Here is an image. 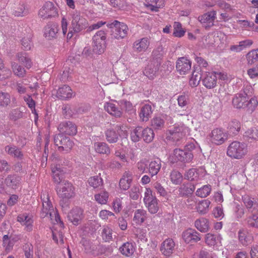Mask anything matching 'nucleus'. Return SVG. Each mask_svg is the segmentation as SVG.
I'll use <instances>...</instances> for the list:
<instances>
[{
    "label": "nucleus",
    "instance_id": "nucleus-1",
    "mask_svg": "<svg viewBox=\"0 0 258 258\" xmlns=\"http://www.w3.org/2000/svg\"><path fill=\"white\" fill-rule=\"evenodd\" d=\"M105 24V22L99 21L88 27L87 20L81 16L80 13H76L73 15L71 23V29L72 30H70L68 33L67 38L71 39L73 36V32L79 33L86 28H87V32H91L94 30L99 29Z\"/></svg>",
    "mask_w": 258,
    "mask_h": 258
},
{
    "label": "nucleus",
    "instance_id": "nucleus-2",
    "mask_svg": "<svg viewBox=\"0 0 258 258\" xmlns=\"http://www.w3.org/2000/svg\"><path fill=\"white\" fill-rule=\"evenodd\" d=\"M57 192L60 199L59 204L63 208L69 206L70 199L75 195L73 185L68 181H63L57 186Z\"/></svg>",
    "mask_w": 258,
    "mask_h": 258
},
{
    "label": "nucleus",
    "instance_id": "nucleus-3",
    "mask_svg": "<svg viewBox=\"0 0 258 258\" xmlns=\"http://www.w3.org/2000/svg\"><path fill=\"white\" fill-rule=\"evenodd\" d=\"M247 153V145L244 143L238 141H233L231 143L228 145L226 152L228 156L235 159L243 158Z\"/></svg>",
    "mask_w": 258,
    "mask_h": 258
},
{
    "label": "nucleus",
    "instance_id": "nucleus-4",
    "mask_svg": "<svg viewBox=\"0 0 258 258\" xmlns=\"http://www.w3.org/2000/svg\"><path fill=\"white\" fill-rule=\"evenodd\" d=\"M194 150V144L190 143L184 147V150L175 149L173 151L172 156L173 162H190L193 158L192 151Z\"/></svg>",
    "mask_w": 258,
    "mask_h": 258
},
{
    "label": "nucleus",
    "instance_id": "nucleus-5",
    "mask_svg": "<svg viewBox=\"0 0 258 258\" xmlns=\"http://www.w3.org/2000/svg\"><path fill=\"white\" fill-rule=\"evenodd\" d=\"M108 28L112 29L111 35L117 39H123L127 36L128 28L126 24L117 20L107 24Z\"/></svg>",
    "mask_w": 258,
    "mask_h": 258
},
{
    "label": "nucleus",
    "instance_id": "nucleus-6",
    "mask_svg": "<svg viewBox=\"0 0 258 258\" xmlns=\"http://www.w3.org/2000/svg\"><path fill=\"white\" fill-rule=\"evenodd\" d=\"M229 138L228 133L221 128L213 130L208 136V139L213 144L221 145L224 144Z\"/></svg>",
    "mask_w": 258,
    "mask_h": 258
},
{
    "label": "nucleus",
    "instance_id": "nucleus-7",
    "mask_svg": "<svg viewBox=\"0 0 258 258\" xmlns=\"http://www.w3.org/2000/svg\"><path fill=\"white\" fill-rule=\"evenodd\" d=\"M253 93V89L251 86H246L242 92L236 94L232 100V103L237 108H245L246 103L247 102L248 96Z\"/></svg>",
    "mask_w": 258,
    "mask_h": 258
},
{
    "label": "nucleus",
    "instance_id": "nucleus-8",
    "mask_svg": "<svg viewBox=\"0 0 258 258\" xmlns=\"http://www.w3.org/2000/svg\"><path fill=\"white\" fill-rule=\"evenodd\" d=\"M226 80L227 75L222 72H208L203 80V85L207 88H213L216 86L217 79Z\"/></svg>",
    "mask_w": 258,
    "mask_h": 258
},
{
    "label": "nucleus",
    "instance_id": "nucleus-9",
    "mask_svg": "<svg viewBox=\"0 0 258 258\" xmlns=\"http://www.w3.org/2000/svg\"><path fill=\"white\" fill-rule=\"evenodd\" d=\"M54 143L58 147L59 151L69 152L74 146V142L70 138L65 136L62 134L55 135L54 137Z\"/></svg>",
    "mask_w": 258,
    "mask_h": 258
},
{
    "label": "nucleus",
    "instance_id": "nucleus-10",
    "mask_svg": "<svg viewBox=\"0 0 258 258\" xmlns=\"http://www.w3.org/2000/svg\"><path fill=\"white\" fill-rule=\"evenodd\" d=\"M182 126H175L167 131L166 139L177 144L185 136Z\"/></svg>",
    "mask_w": 258,
    "mask_h": 258
},
{
    "label": "nucleus",
    "instance_id": "nucleus-11",
    "mask_svg": "<svg viewBox=\"0 0 258 258\" xmlns=\"http://www.w3.org/2000/svg\"><path fill=\"white\" fill-rule=\"evenodd\" d=\"M39 16L43 19L50 18L57 15L56 8L50 2H46L39 11Z\"/></svg>",
    "mask_w": 258,
    "mask_h": 258
},
{
    "label": "nucleus",
    "instance_id": "nucleus-12",
    "mask_svg": "<svg viewBox=\"0 0 258 258\" xmlns=\"http://www.w3.org/2000/svg\"><path fill=\"white\" fill-rule=\"evenodd\" d=\"M61 134H65L69 136L75 135L77 133L76 125L72 121H64L61 122L57 127Z\"/></svg>",
    "mask_w": 258,
    "mask_h": 258
},
{
    "label": "nucleus",
    "instance_id": "nucleus-13",
    "mask_svg": "<svg viewBox=\"0 0 258 258\" xmlns=\"http://www.w3.org/2000/svg\"><path fill=\"white\" fill-rule=\"evenodd\" d=\"M41 199L42 201V209L40 213L41 217L44 218L49 215L51 218L52 212H54V210L48 195H47L45 197V195H43V197L41 196Z\"/></svg>",
    "mask_w": 258,
    "mask_h": 258
},
{
    "label": "nucleus",
    "instance_id": "nucleus-14",
    "mask_svg": "<svg viewBox=\"0 0 258 258\" xmlns=\"http://www.w3.org/2000/svg\"><path fill=\"white\" fill-rule=\"evenodd\" d=\"M67 217L74 225H78L83 218V211L79 207L73 208L68 213Z\"/></svg>",
    "mask_w": 258,
    "mask_h": 258
},
{
    "label": "nucleus",
    "instance_id": "nucleus-15",
    "mask_svg": "<svg viewBox=\"0 0 258 258\" xmlns=\"http://www.w3.org/2000/svg\"><path fill=\"white\" fill-rule=\"evenodd\" d=\"M216 16V12L212 11L199 17V20L205 27H209L213 25Z\"/></svg>",
    "mask_w": 258,
    "mask_h": 258
},
{
    "label": "nucleus",
    "instance_id": "nucleus-16",
    "mask_svg": "<svg viewBox=\"0 0 258 258\" xmlns=\"http://www.w3.org/2000/svg\"><path fill=\"white\" fill-rule=\"evenodd\" d=\"M191 62L184 57L179 58L176 62V69L180 75H184L191 69Z\"/></svg>",
    "mask_w": 258,
    "mask_h": 258
},
{
    "label": "nucleus",
    "instance_id": "nucleus-17",
    "mask_svg": "<svg viewBox=\"0 0 258 258\" xmlns=\"http://www.w3.org/2000/svg\"><path fill=\"white\" fill-rule=\"evenodd\" d=\"M5 151L9 156L18 159H23L24 156L21 149L18 147L13 144L8 145L5 146Z\"/></svg>",
    "mask_w": 258,
    "mask_h": 258
},
{
    "label": "nucleus",
    "instance_id": "nucleus-18",
    "mask_svg": "<svg viewBox=\"0 0 258 258\" xmlns=\"http://www.w3.org/2000/svg\"><path fill=\"white\" fill-rule=\"evenodd\" d=\"M174 246V241L172 239L168 238L162 242L160 250L164 255L169 256L172 253Z\"/></svg>",
    "mask_w": 258,
    "mask_h": 258
},
{
    "label": "nucleus",
    "instance_id": "nucleus-19",
    "mask_svg": "<svg viewBox=\"0 0 258 258\" xmlns=\"http://www.w3.org/2000/svg\"><path fill=\"white\" fill-rule=\"evenodd\" d=\"M150 45V41L147 37L136 40L133 44V49L138 52H145Z\"/></svg>",
    "mask_w": 258,
    "mask_h": 258
},
{
    "label": "nucleus",
    "instance_id": "nucleus-20",
    "mask_svg": "<svg viewBox=\"0 0 258 258\" xmlns=\"http://www.w3.org/2000/svg\"><path fill=\"white\" fill-rule=\"evenodd\" d=\"M238 239L244 246L248 245L253 241V236L247 230L241 229L238 232Z\"/></svg>",
    "mask_w": 258,
    "mask_h": 258
},
{
    "label": "nucleus",
    "instance_id": "nucleus-21",
    "mask_svg": "<svg viewBox=\"0 0 258 258\" xmlns=\"http://www.w3.org/2000/svg\"><path fill=\"white\" fill-rule=\"evenodd\" d=\"M161 167V160L157 158L151 161L148 164V173L151 177L156 175L160 171Z\"/></svg>",
    "mask_w": 258,
    "mask_h": 258
},
{
    "label": "nucleus",
    "instance_id": "nucleus-22",
    "mask_svg": "<svg viewBox=\"0 0 258 258\" xmlns=\"http://www.w3.org/2000/svg\"><path fill=\"white\" fill-rule=\"evenodd\" d=\"M58 29L57 26L54 24L49 23L44 29V36L48 39L55 38Z\"/></svg>",
    "mask_w": 258,
    "mask_h": 258
},
{
    "label": "nucleus",
    "instance_id": "nucleus-23",
    "mask_svg": "<svg viewBox=\"0 0 258 258\" xmlns=\"http://www.w3.org/2000/svg\"><path fill=\"white\" fill-rule=\"evenodd\" d=\"M29 13L28 9L23 2H20L14 7L13 14L15 17H24Z\"/></svg>",
    "mask_w": 258,
    "mask_h": 258
},
{
    "label": "nucleus",
    "instance_id": "nucleus-24",
    "mask_svg": "<svg viewBox=\"0 0 258 258\" xmlns=\"http://www.w3.org/2000/svg\"><path fill=\"white\" fill-rule=\"evenodd\" d=\"M17 221L22 225L25 226V229L28 231L32 230V219L25 214H20L17 217Z\"/></svg>",
    "mask_w": 258,
    "mask_h": 258
},
{
    "label": "nucleus",
    "instance_id": "nucleus-25",
    "mask_svg": "<svg viewBox=\"0 0 258 258\" xmlns=\"http://www.w3.org/2000/svg\"><path fill=\"white\" fill-rule=\"evenodd\" d=\"M72 91L69 86L64 85L58 89L56 95L59 99L65 100L72 97Z\"/></svg>",
    "mask_w": 258,
    "mask_h": 258
},
{
    "label": "nucleus",
    "instance_id": "nucleus-26",
    "mask_svg": "<svg viewBox=\"0 0 258 258\" xmlns=\"http://www.w3.org/2000/svg\"><path fill=\"white\" fill-rule=\"evenodd\" d=\"M253 44L252 40L246 39L239 42L237 45H233L230 46V50L232 51L240 52L242 50L250 47Z\"/></svg>",
    "mask_w": 258,
    "mask_h": 258
},
{
    "label": "nucleus",
    "instance_id": "nucleus-27",
    "mask_svg": "<svg viewBox=\"0 0 258 258\" xmlns=\"http://www.w3.org/2000/svg\"><path fill=\"white\" fill-rule=\"evenodd\" d=\"M104 108L107 112L115 117H119L122 115V112L113 103H106L104 105Z\"/></svg>",
    "mask_w": 258,
    "mask_h": 258
},
{
    "label": "nucleus",
    "instance_id": "nucleus-28",
    "mask_svg": "<svg viewBox=\"0 0 258 258\" xmlns=\"http://www.w3.org/2000/svg\"><path fill=\"white\" fill-rule=\"evenodd\" d=\"M20 178L16 175H9L5 180L7 186L13 188H17L20 184Z\"/></svg>",
    "mask_w": 258,
    "mask_h": 258
},
{
    "label": "nucleus",
    "instance_id": "nucleus-29",
    "mask_svg": "<svg viewBox=\"0 0 258 258\" xmlns=\"http://www.w3.org/2000/svg\"><path fill=\"white\" fill-rule=\"evenodd\" d=\"M165 119L164 116H156L151 120V125L155 130H162L164 127Z\"/></svg>",
    "mask_w": 258,
    "mask_h": 258
},
{
    "label": "nucleus",
    "instance_id": "nucleus-30",
    "mask_svg": "<svg viewBox=\"0 0 258 258\" xmlns=\"http://www.w3.org/2000/svg\"><path fill=\"white\" fill-rule=\"evenodd\" d=\"M222 238L220 234L208 233L206 235L205 241L209 245H218L221 243Z\"/></svg>",
    "mask_w": 258,
    "mask_h": 258
},
{
    "label": "nucleus",
    "instance_id": "nucleus-31",
    "mask_svg": "<svg viewBox=\"0 0 258 258\" xmlns=\"http://www.w3.org/2000/svg\"><path fill=\"white\" fill-rule=\"evenodd\" d=\"M152 106L149 104L144 105L141 108L140 117L142 121H147L152 114Z\"/></svg>",
    "mask_w": 258,
    "mask_h": 258
},
{
    "label": "nucleus",
    "instance_id": "nucleus-32",
    "mask_svg": "<svg viewBox=\"0 0 258 258\" xmlns=\"http://www.w3.org/2000/svg\"><path fill=\"white\" fill-rule=\"evenodd\" d=\"M119 250L123 255L128 257L134 253L135 248L132 243L127 242L120 247Z\"/></svg>",
    "mask_w": 258,
    "mask_h": 258
},
{
    "label": "nucleus",
    "instance_id": "nucleus-33",
    "mask_svg": "<svg viewBox=\"0 0 258 258\" xmlns=\"http://www.w3.org/2000/svg\"><path fill=\"white\" fill-rule=\"evenodd\" d=\"M106 141L110 144L115 143L118 140V135L113 128H108L105 131Z\"/></svg>",
    "mask_w": 258,
    "mask_h": 258
},
{
    "label": "nucleus",
    "instance_id": "nucleus-34",
    "mask_svg": "<svg viewBox=\"0 0 258 258\" xmlns=\"http://www.w3.org/2000/svg\"><path fill=\"white\" fill-rule=\"evenodd\" d=\"M94 148L96 152L99 154L109 155L110 149L108 145L104 142H96L94 144Z\"/></svg>",
    "mask_w": 258,
    "mask_h": 258
},
{
    "label": "nucleus",
    "instance_id": "nucleus-35",
    "mask_svg": "<svg viewBox=\"0 0 258 258\" xmlns=\"http://www.w3.org/2000/svg\"><path fill=\"white\" fill-rule=\"evenodd\" d=\"M195 226L198 230L202 232H206L209 229V223L207 219L202 218L197 220L195 223Z\"/></svg>",
    "mask_w": 258,
    "mask_h": 258
},
{
    "label": "nucleus",
    "instance_id": "nucleus-36",
    "mask_svg": "<svg viewBox=\"0 0 258 258\" xmlns=\"http://www.w3.org/2000/svg\"><path fill=\"white\" fill-rule=\"evenodd\" d=\"M147 212L143 209H138L135 212L133 220L138 224H141L146 219Z\"/></svg>",
    "mask_w": 258,
    "mask_h": 258
},
{
    "label": "nucleus",
    "instance_id": "nucleus-37",
    "mask_svg": "<svg viewBox=\"0 0 258 258\" xmlns=\"http://www.w3.org/2000/svg\"><path fill=\"white\" fill-rule=\"evenodd\" d=\"M32 35L31 33L29 32L26 36H24L21 40L22 48L25 50H30L33 46V43L32 41Z\"/></svg>",
    "mask_w": 258,
    "mask_h": 258
},
{
    "label": "nucleus",
    "instance_id": "nucleus-38",
    "mask_svg": "<svg viewBox=\"0 0 258 258\" xmlns=\"http://www.w3.org/2000/svg\"><path fill=\"white\" fill-rule=\"evenodd\" d=\"M158 68L154 64H149L145 69L143 73L149 79L153 80L156 76Z\"/></svg>",
    "mask_w": 258,
    "mask_h": 258
},
{
    "label": "nucleus",
    "instance_id": "nucleus-39",
    "mask_svg": "<svg viewBox=\"0 0 258 258\" xmlns=\"http://www.w3.org/2000/svg\"><path fill=\"white\" fill-rule=\"evenodd\" d=\"M18 61L23 64L25 67L29 69L32 65L31 60L28 57V54L25 52H19L17 54Z\"/></svg>",
    "mask_w": 258,
    "mask_h": 258
},
{
    "label": "nucleus",
    "instance_id": "nucleus-40",
    "mask_svg": "<svg viewBox=\"0 0 258 258\" xmlns=\"http://www.w3.org/2000/svg\"><path fill=\"white\" fill-rule=\"evenodd\" d=\"M210 204L211 202L207 199L199 201L196 207L197 211L201 213H207L209 210Z\"/></svg>",
    "mask_w": 258,
    "mask_h": 258
},
{
    "label": "nucleus",
    "instance_id": "nucleus-41",
    "mask_svg": "<svg viewBox=\"0 0 258 258\" xmlns=\"http://www.w3.org/2000/svg\"><path fill=\"white\" fill-rule=\"evenodd\" d=\"M154 137V134L152 128L147 127L142 130V138L146 143H150Z\"/></svg>",
    "mask_w": 258,
    "mask_h": 258
},
{
    "label": "nucleus",
    "instance_id": "nucleus-42",
    "mask_svg": "<svg viewBox=\"0 0 258 258\" xmlns=\"http://www.w3.org/2000/svg\"><path fill=\"white\" fill-rule=\"evenodd\" d=\"M89 185L94 188H96L103 186V180L98 176H94L90 177L88 180Z\"/></svg>",
    "mask_w": 258,
    "mask_h": 258
},
{
    "label": "nucleus",
    "instance_id": "nucleus-43",
    "mask_svg": "<svg viewBox=\"0 0 258 258\" xmlns=\"http://www.w3.org/2000/svg\"><path fill=\"white\" fill-rule=\"evenodd\" d=\"M211 191V186L209 184L205 185L198 188L196 191V195L201 198H205L210 195Z\"/></svg>",
    "mask_w": 258,
    "mask_h": 258
},
{
    "label": "nucleus",
    "instance_id": "nucleus-44",
    "mask_svg": "<svg viewBox=\"0 0 258 258\" xmlns=\"http://www.w3.org/2000/svg\"><path fill=\"white\" fill-rule=\"evenodd\" d=\"M93 51L94 53L100 54L104 52L105 48V42L93 41Z\"/></svg>",
    "mask_w": 258,
    "mask_h": 258
},
{
    "label": "nucleus",
    "instance_id": "nucleus-45",
    "mask_svg": "<svg viewBox=\"0 0 258 258\" xmlns=\"http://www.w3.org/2000/svg\"><path fill=\"white\" fill-rule=\"evenodd\" d=\"M12 68L14 74L19 77H23L26 74L25 69L16 62L12 63Z\"/></svg>",
    "mask_w": 258,
    "mask_h": 258
},
{
    "label": "nucleus",
    "instance_id": "nucleus-46",
    "mask_svg": "<svg viewBox=\"0 0 258 258\" xmlns=\"http://www.w3.org/2000/svg\"><path fill=\"white\" fill-rule=\"evenodd\" d=\"M11 102L10 95L7 93L0 91V106L6 107Z\"/></svg>",
    "mask_w": 258,
    "mask_h": 258
},
{
    "label": "nucleus",
    "instance_id": "nucleus-47",
    "mask_svg": "<svg viewBox=\"0 0 258 258\" xmlns=\"http://www.w3.org/2000/svg\"><path fill=\"white\" fill-rule=\"evenodd\" d=\"M247 63L252 64L258 61V49L249 51L246 55Z\"/></svg>",
    "mask_w": 258,
    "mask_h": 258
},
{
    "label": "nucleus",
    "instance_id": "nucleus-48",
    "mask_svg": "<svg viewBox=\"0 0 258 258\" xmlns=\"http://www.w3.org/2000/svg\"><path fill=\"white\" fill-rule=\"evenodd\" d=\"M181 189L184 196L187 197L191 196L194 192V184L191 182L188 181L183 184Z\"/></svg>",
    "mask_w": 258,
    "mask_h": 258
},
{
    "label": "nucleus",
    "instance_id": "nucleus-49",
    "mask_svg": "<svg viewBox=\"0 0 258 258\" xmlns=\"http://www.w3.org/2000/svg\"><path fill=\"white\" fill-rule=\"evenodd\" d=\"M170 179L175 184H180L182 180V174L176 170H173L170 173Z\"/></svg>",
    "mask_w": 258,
    "mask_h": 258
},
{
    "label": "nucleus",
    "instance_id": "nucleus-50",
    "mask_svg": "<svg viewBox=\"0 0 258 258\" xmlns=\"http://www.w3.org/2000/svg\"><path fill=\"white\" fill-rule=\"evenodd\" d=\"M145 205L151 214H155L159 210L158 200L157 199H154L153 201H150L149 203H147Z\"/></svg>",
    "mask_w": 258,
    "mask_h": 258
},
{
    "label": "nucleus",
    "instance_id": "nucleus-51",
    "mask_svg": "<svg viewBox=\"0 0 258 258\" xmlns=\"http://www.w3.org/2000/svg\"><path fill=\"white\" fill-rule=\"evenodd\" d=\"M244 137L253 141H258V129L255 127L248 129L245 132Z\"/></svg>",
    "mask_w": 258,
    "mask_h": 258
},
{
    "label": "nucleus",
    "instance_id": "nucleus-52",
    "mask_svg": "<svg viewBox=\"0 0 258 258\" xmlns=\"http://www.w3.org/2000/svg\"><path fill=\"white\" fill-rule=\"evenodd\" d=\"M142 127L140 126H138L133 130L131 135L132 140L133 142H137L141 138H142Z\"/></svg>",
    "mask_w": 258,
    "mask_h": 258
},
{
    "label": "nucleus",
    "instance_id": "nucleus-53",
    "mask_svg": "<svg viewBox=\"0 0 258 258\" xmlns=\"http://www.w3.org/2000/svg\"><path fill=\"white\" fill-rule=\"evenodd\" d=\"M242 201L245 207L249 211H252L254 208L253 206L255 205L254 203L253 199L248 195H244L242 197Z\"/></svg>",
    "mask_w": 258,
    "mask_h": 258
},
{
    "label": "nucleus",
    "instance_id": "nucleus-54",
    "mask_svg": "<svg viewBox=\"0 0 258 258\" xmlns=\"http://www.w3.org/2000/svg\"><path fill=\"white\" fill-rule=\"evenodd\" d=\"M258 102L256 98H251L249 100L247 99V102L246 103L245 107L247 110L251 113L253 112L257 106Z\"/></svg>",
    "mask_w": 258,
    "mask_h": 258
},
{
    "label": "nucleus",
    "instance_id": "nucleus-55",
    "mask_svg": "<svg viewBox=\"0 0 258 258\" xmlns=\"http://www.w3.org/2000/svg\"><path fill=\"white\" fill-rule=\"evenodd\" d=\"M108 194L106 191L101 192L95 195V200L100 204H105L108 200Z\"/></svg>",
    "mask_w": 258,
    "mask_h": 258
},
{
    "label": "nucleus",
    "instance_id": "nucleus-56",
    "mask_svg": "<svg viewBox=\"0 0 258 258\" xmlns=\"http://www.w3.org/2000/svg\"><path fill=\"white\" fill-rule=\"evenodd\" d=\"M52 177L53 180L55 182L59 183L60 184L62 179V175L60 174L61 171L60 168L57 167V165L52 169Z\"/></svg>",
    "mask_w": 258,
    "mask_h": 258
},
{
    "label": "nucleus",
    "instance_id": "nucleus-57",
    "mask_svg": "<svg viewBox=\"0 0 258 258\" xmlns=\"http://www.w3.org/2000/svg\"><path fill=\"white\" fill-rule=\"evenodd\" d=\"M185 242L188 243L194 239V229L188 228L184 231L182 235Z\"/></svg>",
    "mask_w": 258,
    "mask_h": 258
},
{
    "label": "nucleus",
    "instance_id": "nucleus-58",
    "mask_svg": "<svg viewBox=\"0 0 258 258\" xmlns=\"http://www.w3.org/2000/svg\"><path fill=\"white\" fill-rule=\"evenodd\" d=\"M247 222L249 227L258 228V214H253L249 216Z\"/></svg>",
    "mask_w": 258,
    "mask_h": 258
},
{
    "label": "nucleus",
    "instance_id": "nucleus-59",
    "mask_svg": "<svg viewBox=\"0 0 258 258\" xmlns=\"http://www.w3.org/2000/svg\"><path fill=\"white\" fill-rule=\"evenodd\" d=\"M23 112L19 109H13L9 114V117L11 120L16 121L22 118Z\"/></svg>",
    "mask_w": 258,
    "mask_h": 258
},
{
    "label": "nucleus",
    "instance_id": "nucleus-60",
    "mask_svg": "<svg viewBox=\"0 0 258 258\" xmlns=\"http://www.w3.org/2000/svg\"><path fill=\"white\" fill-rule=\"evenodd\" d=\"M228 127L231 132L235 134L239 131L240 129V123L238 121L233 120L229 123Z\"/></svg>",
    "mask_w": 258,
    "mask_h": 258
},
{
    "label": "nucleus",
    "instance_id": "nucleus-61",
    "mask_svg": "<svg viewBox=\"0 0 258 258\" xmlns=\"http://www.w3.org/2000/svg\"><path fill=\"white\" fill-rule=\"evenodd\" d=\"M130 197L134 200H137L140 196V187L139 186H133L130 191Z\"/></svg>",
    "mask_w": 258,
    "mask_h": 258
},
{
    "label": "nucleus",
    "instance_id": "nucleus-62",
    "mask_svg": "<svg viewBox=\"0 0 258 258\" xmlns=\"http://www.w3.org/2000/svg\"><path fill=\"white\" fill-rule=\"evenodd\" d=\"M26 258H33V246L31 244H26L23 246Z\"/></svg>",
    "mask_w": 258,
    "mask_h": 258
},
{
    "label": "nucleus",
    "instance_id": "nucleus-63",
    "mask_svg": "<svg viewBox=\"0 0 258 258\" xmlns=\"http://www.w3.org/2000/svg\"><path fill=\"white\" fill-rule=\"evenodd\" d=\"M154 199H157L152 195V191L150 188H146L144 198V202L146 204L149 203L150 201H152Z\"/></svg>",
    "mask_w": 258,
    "mask_h": 258
},
{
    "label": "nucleus",
    "instance_id": "nucleus-64",
    "mask_svg": "<svg viewBox=\"0 0 258 258\" xmlns=\"http://www.w3.org/2000/svg\"><path fill=\"white\" fill-rule=\"evenodd\" d=\"M106 34L104 31H99L93 37V41H98L102 42H105Z\"/></svg>",
    "mask_w": 258,
    "mask_h": 258
}]
</instances>
